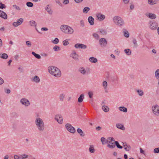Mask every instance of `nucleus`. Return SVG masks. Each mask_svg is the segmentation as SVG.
<instances>
[{"label":"nucleus","instance_id":"1","mask_svg":"<svg viewBox=\"0 0 159 159\" xmlns=\"http://www.w3.org/2000/svg\"><path fill=\"white\" fill-rule=\"evenodd\" d=\"M35 125L38 130L40 132H43L45 130L44 123L43 120L40 118L37 117L35 120Z\"/></svg>","mask_w":159,"mask_h":159},{"label":"nucleus","instance_id":"2","mask_svg":"<svg viewBox=\"0 0 159 159\" xmlns=\"http://www.w3.org/2000/svg\"><path fill=\"white\" fill-rule=\"evenodd\" d=\"M48 71L50 74L57 77H59L61 75L60 70L57 67L50 66L48 68Z\"/></svg>","mask_w":159,"mask_h":159},{"label":"nucleus","instance_id":"3","mask_svg":"<svg viewBox=\"0 0 159 159\" xmlns=\"http://www.w3.org/2000/svg\"><path fill=\"white\" fill-rule=\"evenodd\" d=\"M60 29L63 33L66 34H72L74 32L73 29L67 25H61L60 27Z\"/></svg>","mask_w":159,"mask_h":159},{"label":"nucleus","instance_id":"4","mask_svg":"<svg viewBox=\"0 0 159 159\" xmlns=\"http://www.w3.org/2000/svg\"><path fill=\"white\" fill-rule=\"evenodd\" d=\"M113 21L116 25L120 27L123 26L125 25L124 20L119 16H114L113 18Z\"/></svg>","mask_w":159,"mask_h":159},{"label":"nucleus","instance_id":"5","mask_svg":"<svg viewBox=\"0 0 159 159\" xmlns=\"http://www.w3.org/2000/svg\"><path fill=\"white\" fill-rule=\"evenodd\" d=\"M115 141L113 138L109 137L107 138V146L110 148L113 149L115 147Z\"/></svg>","mask_w":159,"mask_h":159},{"label":"nucleus","instance_id":"6","mask_svg":"<svg viewBox=\"0 0 159 159\" xmlns=\"http://www.w3.org/2000/svg\"><path fill=\"white\" fill-rule=\"evenodd\" d=\"M65 126L67 130L69 132L72 134H74L76 130L75 128L70 124L67 123L65 125Z\"/></svg>","mask_w":159,"mask_h":159},{"label":"nucleus","instance_id":"7","mask_svg":"<svg viewBox=\"0 0 159 159\" xmlns=\"http://www.w3.org/2000/svg\"><path fill=\"white\" fill-rule=\"evenodd\" d=\"M153 114L156 116H159V106L157 104L153 105L152 107Z\"/></svg>","mask_w":159,"mask_h":159},{"label":"nucleus","instance_id":"8","mask_svg":"<svg viewBox=\"0 0 159 159\" xmlns=\"http://www.w3.org/2000/svg\"><path fill=\"white\" fill-rule=\"evenodd\" d=\"M149 26L151 29L155 30L158 27V23L155 21H150L149 23Z\"/></svg>","mask_w":159,"mask_h":159},{"label":"nucleus","instance_id":"9","mask_svg":"<svg viewBox=\"0 0 159 159\" xmlns=\"http://www.w3.org/2000/svg\"><path fill=\"white\" fill-rule=\"evenodd\" d=\"M54 119L57 122L60 124H62L63 123V118L61 114H57L55 116Z\"/></svg>","mask_w":159,"mask_h":159},{"label":"nucleus","instance_id":"10","mask_svg":"<svg viewBox=\"0 0 159 159\" xmlns=\"http://www.w3.org/2000/svg\"><path fill=\"white\" fill-rule=\"evenodd\" d=\"M20 102L25 106L27 107L30 105V101L25 98H22L20 100Z\"/></svg>","mask_w":159,"mask_h":159},{"label":"nucleus","instance_id":"11","mask_svg":"<svg viewBox=\"0 0 159 159\" xmlns=\"http://www.w3.org/2000/svg\"><path fill=\"white\" fill-rule=\"evenodd\" d=\"M99 43L100 45L102 47H106L107 44V41L104 38H101L99 41Z\"/></svg>","mask_w":159,"mask_h":159},{"label":"nucleus","instance_id":"12","mask_svg":"<svg viewBox=\"0 0 159 159\" xmlns=\"http://www.w3.org/2000/svg\"><path fill=\"white\" fill-rule=\"evenodd\" d=\"M75 47L76 48H81L85 49L87 48V46L86 45L81 43H76L75 45Z\"/></svg>","mask_w":159,"mask_h":159},{"label":"nucleus","instance_id":"13","mask_svg":"<svg viewBox=\"0 0 159 159\" xmlns=\"http://www.w3.org/2000/svg\"><path fill=\"white\" fill-rule=\"evenodd\" d=\"M23 21V19L22 18H20L17 21L14 22L13 23V25L14 26L16 27L20 25L22 23Z\"/></svg>","mask_w":159,"mask_h":159},{"label":"nucleus","instance_id":"14","mask_svg":"<svg viewBox=\"0 0 159 159\" xmlns=\"http://www.w3.org/2000/svg\"><path fill=\"white\" fill-rule=\"evenodd\" d=\"M70 56L75 60H79V56L75 51H73L70 54Z\"/></svg>","mask_w":159,"mask_h":159},{"label":"nucleus","instance_id":"15","mask_svg":"<svg viewBox=\"0 0 159 159\" xmlns=\"http://www.w3.org/2000/svg\"><path fill=\"white\" fill-rule=\"evenodd\" d=\"M96 16L98 19L100 21L103 20L105 18V16L104 15L100 13L97 14Z\"/></svg>","mask_w":159,"mask_h":159},{"label":"nucleus","instance_id":"16","mask_svg":"<svg viewBox=\"0 0 159 159\" xmlns=\"http://www.w3.org/2000/svg\"><path fill=\"white\" fill-rule=\"evenodd\" d=\"M31 81L34 82L36 83H38L40 81V79L39 77L36 75H35L34 77H33L31 79Z\"/></svg>","mask_w":159,"mask_h":159},{"label":"nucleus","instance_id":"17","mask_svg":"<svg viewBox=\"0 0 159 159\" xmlns=\"http://www.w3.org/2000/svg\"><path fill=\"white\" fill-rule=\"evenodd\" d=\"M79 71L83 75H85L88 73V72L83 67H80L79 69Z\"/></svg>","mask_w":159,"mask_h":159},{"label":"nucleus","instance_id":"18","mask_svg":"<svg viewBox=\"0 0 159 159\" xmlns=\"http://www.w3.org/2000/svg\"><path fill=\"white\" fill-rule=\"evenodd\" d=\"M0 17L4 19H6L7 18V14L1 10H0Z\"/></svg>","mask_w":159,"mask_h":159},{"label":"nucleus","instance_id":"19","mask_svg":"<svg viewBox=\"0 0 159 159\" xmlns=\"http://www.w3.org/2000/svg\"><path fill=\"white\" fill-rule=\"evenodd\" d=\"M94 18L91 16H89L88 18L89 22L91 25H94Z\"/></svg>","mask_w":159,"mask_h":159},{"label":"nucleus","instance_id":"20","mask_svg":"<svg viewBox=\"0 0 159 159\" xmlns=\"http://www.w3.org/2000/svg\"><path fill=\"white\" fill-rule=\"evenodd\" d=\"M89 60L90 62L93 63H95L97 62V59L93 57H91L89 59Z\"/></svg>","mask_w":159,"mask_h":159},{"label":"nucleus","instance_id":"21","mask_svg":"<svg viewBox=\"0 0 159 159\" xmlns=\"http://www.w3.org/2000/svg\"><path fill=\"white\" fill-rule=\"evenodd\" d=\"M116 127L120 129L124 130H125V127L123 125L121 124H116Z\"/></svg>","mask_w":159,"mask_h":159},{"label":"nucleus","instance_id":"22","mask_svg":"<svg viewBox=\"0 0 159 159\" xmlns=\"http://www.w3.org/2000/svg\"><path fill=\"white\" fill-rule=\"evenodd\" d=\"M123 147L124 149L127 151H129L131 149V147L129 145L127 144H123Z\"/></svg>","mask_w":159,"mask_h":159},{"label":"nucleus","instance_id":"23","mask_svg":"<svg viewBox=\"0 0 159 159\" xmlns=\"http://www.w3.org/2000/svg\"><path fill=\"white\" fill-rule=\"evenodd\" d=\"M102 85L104 89L105 90V91H106V90L107 89V88L108 85L107 82L106 81H104L102 82Z\"/></svg>","mask_w":159,"mask_h":159},{"label":"nucleus","instance_id":"24","mask_svg":"<svg viewBox=\"0 0 159 159\" xmlns=\"http://www.w3.org/2000/svg\"><path fill=\"white\" fill-rule=\"evenodd\" d=\"M84 98V95L83 94L80 95L78 98V101L79 102H81Z\"/></svg>","mask_w":159,"mask_h":159},{"label":"nucleus","instance_id":"25","mask_svg":"<svg viewBox=\"0 0 159 159\" xmlns=\"http://www.w3.org/2000/svg\"><path fill=\"white\" fill-rule=\"evenodd\" d=\"M77 131L78 133H79L81 136H84L85 134L80 129H77Z\"/></svg>","mask_w":159,"mask_h":159},{"label":"nucleus","instance_id":"26","mask_svg":"<svg viewBox=\"0 0 159 159\" xmlns=\"http://www.w3.org/2000/svg\"><path fill=\"white\" fill-rule=\"evenodd\" d=\"M65 97V94L64 93H61L59 95V99L61 101H63Z\"/></svg>","mask_w":159,"mask_h":159},{"label":"nucleus","instance_id":"27","mask_svg":"<svg viewBox=\"0 0 159 159\" xmlns=\"http://www.w3.org/2000/svg\"><path fill=\"white\" fill-rule=\"evenodd\" d=\"M148 3L151 5H153L157 3L156 0H148Z\"/></svg>","mask_w":159,"mask_h":159},{"label":"nucleus","instance_id":"28","mask_svg":"<svg viewBox=\"0 0 159 159\" xmlns=\"http://www.w3.org/2000/svg\"><path fill=\"white\" fill-rule=\"evenodd\" d=\"M101 140L102 144L103 145L105 144L106 143H107V139H106L104 137H102L101 139Z\"/></svg>","mask_w":159,"mask_h":159},{"label":"nucleus","instance_id":"29","mask_svg":"<svg viewBox=\"0 0 159 159\" xmlns=\"http://www.w3.org/2000/svg\"><path fill=\"white\" fill-rule=\"evenodd\" d=\"M102 109L105 112H107L109 111V107L106 106L102 105Z\"/></svg>","mask_w":159,"mask_h":159},{"label":"nucleus","instance_id":"30","mask_svg":"<svg viewBox=\"0 0 159 159\" xmlns=\"http://www.w3.org/2000/svg\"><path fill=\"white\" fill-rule=\"evenodd\" d=\"M89 150L91 153H94L95 152V150L94 149L93 146V145H90V146Z\"/></svg>","mask_w":159,"mask_h":159},{"label":"nucleus","instance_id":"31","mask_svg":"<svg viewBox=\"0 0 159 159\" xmlns=\"http://www.w3.org/2000/svg\"><path fill=\"white\" fill-rule=\"evenodd\" d=\"M148 16L149 18L152 19H155L156 18V15L154 14L149 13Z\"/></svg>","mask_w":159,"mask_h":159},{"label":"nucleus","instance_id":"32","mask_svg":"<svg viewBox=\"0 0 159 159\" xmlns=\"http://www.w3.org/2000/svg\"><path fill=\"white\" fill-rule=\"evenodd\" d=\"M32 54H33L36 58L37 59H40L41 58V57L39 55L36 53L34 52H32Z\"/></svg>","mask_w":159,"mask_h":159},{"label":"nucleus","instance_id":"33","mask_svg":"<svg viewBox=\"0 0 159 159\" xmlns=\"http://www.w3.org/2000/svg\"><path fill=\"white\" fill-rule=\"evenodd\" d=\"M119 109L121 111L125 112H127V109L126 107H119Z\"/></svg>","mask_w":159,"mask_h":159},{"label":"nucleus","instance_id":"34","mask_svg":"<svg viewBox=\"0 0 159 159\" xmlns=\"http://www.w3.org/2000/svg\"><path fill=\"white\" fill-rule=\"evenodd\" d=\"M124 52L128 55H130L131 54V52L129 49H125Z\"/></svg>","mask_w":159,"mask_h":159},{"label":"nucleus","instance_id":"35","mask_svg":"<svg viewBox=\"0 0 159 159\" xmlns=\"http://www.w3.org/2000/svg\"><path fill=\"white\" fill-rule=\"evenodd\" d=\"M29 23L31 26H34L35 27H36V26L37 24L33 20L30 21H29Z\"/></svg>","mask_w":159,"mask_h":159},{"label":"nucleus","instance_id":"36","mask_svg":"<svg viewBox=\"0 0 159 159\" xmlns=\"http://www.w3.org/2000/svg\"><path fill=\"white\" fill-rule=\"evenodd\" d=\"M155 76L157 79L159 80V69H157L155 71Z\"/></svg>","mask_w":159,"mask_h":159},{"label":"nucleus","instance_id":"37","mask_svg":"<svg viewBox=\"0 0 159 159\" xmlns=\"http://www.w3.org/2000/svg\"><path fill=\"white\" fill-rule=\"evenodd\" d=\"M47 6L48 7H47L46 8V10L47 11L48 13L49 14L51 15L52 14V11L51 10V9L50 8L48 7V5Z\"/></svg>","mask_w":159,"mask_h":159},{"label":"nucleus","instance_id":"38","mask_svg":"<svg viewBox=\"0 0 159 159\" xmlns=\"http://www.w3.org/2000/svg\"><path fill=\"white\" fill-rule=\"evenodd\" d=\"M90 10V8L88 7H85L83 10V12L84 13H87Z\"/></svg>","mask_w":159,"mask_h":159},{"label":"nucleus","instance_id":"39","mask_svg":"<svg viewBox=\"0 0 159 159\" xmlns=\"http://www.w3.org/2000/svg\"><path fill=\"white\" fill-rule=\"evenodd\" d=\"M53 49L55 51H58L61 50L60 47L57 45H56L54 47Z\"/></svg>","mask_w":159,"mask_h":159},{"label":"nucleus","instance_id":"40","mask_svg":"<svg viewBox=\"0 0 159 159\" xmlns=\"http://www.w3.org/2000/svg\"><path fill=\"white\" fill-rule=\"evenodd\" d=\"M136 91L140 96H142L143 95V92L142 90H137Z\"/></svg>","mask_w":159,"mask_h":159},{"label":"nucleus","instance_id":"41","mask_svg":"<svg viewBox=\"0 0 159 159\" xmlns=\"http://www.w3.org/2000/svg\"><path fill=\"white\" fill-rule=\"evenodd\" d=\"M115 146H116L118 148L122 149L123 148V147L120 145L118 141H115Z\"/></svg>","mask_w":159,"mask_h":159},{"label":"nucleus","instance_id":"42","mask_svg":"<svg viewBox=\"0 0 159 159\" xmlns=\"http://www.w3.org/2000/svg\"><path fill=\"white\" fill-rule=\"evenodd\" d=\"M26 5L29 7H32L33 6V3L31 2H28L26 3Z\"/></svg>","mask_w":159,"mask_h":159},{"label":"nucleus","instance_id":"43","mask_svg":"<svg viewBox=\"0 0 159 159\" xmlns=\"http://www.w3.org/2000/svg\"><path fill=\"white\" fill-rule=\"evenodd\" d=\"M100 33L103 35H105L107 34V32L105 30L103 29H101L100 30Z\"/></svg>","mask_w":159,"mask_h":159},{"label":"nucleus","instance_id":"44","mask_svg":"<svg viewBox=\"0 0 159 159\" xmlns=\"http://www.w3.org/2000/svg\"><path fill=\"white\" fill-rule=\"evenodd\" d=\"M28 157V155L26 154H23L20 156V159H24Z\"/></svg>","mask_w":159,"mask_h":159},{"label":"nucleus","instance_id":"45","mask_svg":"<svg viewBox=\"0 0 159 159\" xmlns=\"http://www.w3.org/2000/svg\"><path fill=\"white\" fill-rule=\"evenodd\" d=\"M12 6L14 8L17 10L20 11L21 10L20 7L16 5H13Z\"/></svg>","mask_w":159,"mask_h":159},{"label":"nucleus","instance_id":"46","mask_svg":"<svg viewBox=\"0 0 159 159\" xmlns=\"http://www.w3.org/2000/svg\"><path fill=\"white\" fill-rule=\"evenodd\" d=\"M6 5L2 4V2H0V8L1 9H3L6 8Z\"/></svg>","mask_w":159,"mask_h":159},{"label":"nucleus","instance_id":"47","mask_svg":"<svg viewBox=\"0 0 159 159\" xmlns=\"http://www.w3.org/2000/svg\"><path fill=\"white\" fill-rule=\"evenodd\" d=\"M124 35L125 37L128 38L129 37V34L127 31H125L124 32Z\"/></svg>","mask_w":159,"mask_h":159},{"label":"nucleus","instance_id":"48","mask_svg":"<svg viewBox=\"0 0 159 159\" xmlns=\"http://www.w3.org/2000/svg\"><path fill=\"white\" fill-rule=\"evenodd\" d=\"M133 43L134 44V46L135 47H137L138 46V44L137 43V40L136 39H134L133 40Z\"/></svg>","mask_w":159,"mask_h":159},{"label":"nucleus","instance_id":"49","mask_svg":"<svg viewBox=\"0 0 159 159\" xmlns=\"http://www.w3.org/2000/svg\"><path fill=\"white\" fill-rule=\"evenodd\" d=\"M63 45L65 46H66L68 45L69 43L67 40H66L63 41Z\"/></svg>","mask_w":159,"mask_h":159},{"label":"nucleus","instance_id":"50","mask_svg":"<svg viewBox=\"0 0 159 159\" xmlns=\"http://www.w3.org/2000/svg\"><path fill=\"white\" fill-rule=\"evenodd\" d=\"M88 95L90 98H92L93 95V93L92 91H90L88 93Z\"/></svg>","mask_w":159,"mask_h":159},{"label":"nucleus","instance_id":"51","mask_svg":"<svg viewBox=\"0 0 159 159\" xmlns=\"http://www.w3.org/2000/svg\"><path fill=\"white\" fill-rule=\"evenodd\" d=\"M52 42L55 44H57L59 42V39L57 38H56L52 41Z\"/></svg>","mask_w":159,"mask_h":159},{"label":"nucleus","instance_id":"52","mask_svg":"<svg viewBox=\"0 0 159 159\" xmlns=\"http://www.w3.org/2000/svg\"><path fill=\"white\" fill-rule=\"evenodd\" d=\"M80 26L82 27H83L84 26V21L83 20H81L80 21Z\"/></svg>","mask_w":159,"mask_h":159},{"label":"nucleus","instance_id":"53","mask_svg":"<svg viewBox=\"0 0 159 159\" xmlns=\"http://www.w3.org/2000/svg\"><path fill=\"white\" fill-rule=\"evenodd\" d=\"M26 44L29 47H30L31 46V44L30 42V41H27L26 42Z\"/></svg>","mask_w":159,"mask_h":159},{"label":"nucleus","instance_id":"54","mask_svg":"<svg viewBox=\"0 0 159 159\" xmlns=\"http://www.w3.org/2000/svg\"><path fill=\"white\" fill-rule=\"evenodd\" d=\"M154 152L155 153H159V148L154 149Z\"/></svg>","mask_w":159,"mask_h":159},{"label":"nucleus","instance_id":"55","mask_svg":"<svg viewBox=\"0 0 159 159\" xmlns=\"http://www.w3.org/2000/svg\"><path fill=\"white\" fill-rule=\"evenodd\" d=\"M93 36L96 39H98L99 38V36L98 34L96 33L93 34Z\"/></svg>","mask_w":159,"mask_h":159},{"label":"nucleus","instance_id":"56","mask_svg":"<svg viewBox=\"0 0 159 159\" xmlns=\"http://www.w3.org/2000/svg\"><path fill=\"white\" fill-rule=\"evenodd\" d=\"M140 152L141 153L143 154L144 155H145V154L144 151H143L141 148H140Z\"/></svg>","mask_w":159,"mask_h":159},{"label":"nucleus","instance_id":"57","mask_svg":"<svg viewBox=\"0 0 159 159\" xmlns=\"http://www.w3.org/2000/svg\"><path fill=\"white\" fill-rule=\"evenodd\" d=\"M14 158L15 159H20V156L19 157L17 155H15L14 156Z\"/></svg>","mask_w":159,"mask_h":159},{"label":"nucleus","instance_id":"58","mask_svg":"<svg viewBox=\"0 0 159 159\" xmlns=\"http://www.w3.org/2000/svg\"><path fill=\"white\" fill-rule=\"evenodd\" d=\"M3 83V80L0 77V85L2 84Z\"/></svg>","mask_w":159,"mask_h":159},{"label":"nucleus","instance_id":"59","mask_svg":"<svg viewBox=\"0 0 159 159\" xmlns=\"http://www.w3.org/2000/svg\"><path fill=\"white\" fill-rule=\"evenodd\" d=\"M102 129V127L100 126H98L96 128V129L97 131H100Z\"/></svg>","mask_w":159,"mask_h":159},{"label":"nucleus","instance_id":"60","mask_svg":"<svg viewBox=\"0 0 159 159\" xmlns=\"http://www.w3.org/2000/svg\"><path fill=\"white\" fill-rule=\"evenodd\" d=\"M69 0H64V1L63 2V3L64 4H67L69 3Z\"/></svg>","mask_w":159,"mask_h":159},{"label":"nucleus","instance_id":"61","mask_svg":"<svg viewBox=\"0 0 159 159\" xmlns=\"http://www.w3.org/2000/svg\"><path fill=\"white\" fill-rule=\"evenodd\" d=\"M129 0H123V2L125 4H128L129 2Z\"/></svg>","mask_w":159,"mask_h":159},{"label":"nucleus","instance_id":"62","mask_svg":"<svg viewBox=\"0 0 159 159\" xmlns=\"http://www.w3.org/2000/svg\"><path fill=\"white\" fill-rule=\"evenodd\" d=\"M41 30H44V31H47L48 29L46 27H43L41 28Z\"/></svg>","mask_w":159,"mask_h":159},{"label":"nucleus","instance_id":"63","mask_svg":"<svg viewBox=\"0 0 159 159\" xmlns=\"http://www.w3.org/2000/svg\"><path fill=\"white\" fill-rule=\"evenodd\" d=\"M10 92L11 91L9 89H7L5 91V92L8 94L10 93Z\"/></svg>","mask_w":159,"mask_h":159},{"label":"nucleus","instance_id":"64","mask_svg":"<svg viewBox=\"0 0 159 159\" xmlns=\"http://www.w3.org/2000/svg\"><path fill=\"white\" fill-rule=\"evenodd\" d=\"M9 157L8 155H6L4 156L3 159H9Z\"/></svg>","mask_w":159,"mask_h":159}]
</instances>
